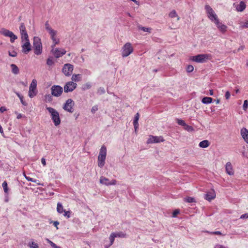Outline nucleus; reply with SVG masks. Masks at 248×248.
Listing matches in <instances>:
<instances>
[{"label": "nucleus", "mask_w": 248, "mask_h": 248, "mask_svg": "<svg viewBox=\"0 0 248 248\" xmlns=\"http://www.w3.org/2000/svg\"><path fill=\"white\" fill-rule=\"evenodd\" d=\"M22 114L19 113V114H18L17 115V119H20L21 118H22Z\"/></svg>", "instance_id": "61"}, {"label": "nucleus", "mask_w": 248, "mask_h": 248, "mask_svg": "<svg viewBox=\"0 0 248 248\" xmlns=\"http://www.w3.org/2000/svg\"><path fill=\"white\" fill-rule=\"evenodd\" d=\"M169 16L170 18H173L177 17V20H179L180 19V17L178 16L175 10H172L169 14Z\"/></svg>", "instance_id": "31"}, {"label": "nucleus", "mask_w": 248, "mask_h": 248, "mask_svg": "<svg viewBox=\"0 0 248 248\" xmlns=\"http://www.w3.org/2000/svg\"><path fill=\"white\" fill-rule=\"evenodd\" d=\"M24 175H25V177L26 179L28 181H31L32 182H34V183H37L38 185H41L40 183H37V181H38L37 180L33 179V178H31L30 177H28L25 174Z\"/></svg>", "instance_id": "37"}, {"label": "nucleus", "mask_w": 248, "mask_h": 248, "mask_svg": "<svg viewBox=\"0 0 248 248\" xmlns=\"http://www.w3.org/2000/svg\"><path fill=\"white\" fill-rule=\"evenodd\" d=\"M72 80L73 82H78L81 79V75L80 74H74L72 76Z\"/></svg>", "instance_id": "30"}, {"label": "nucleus", "mask_w": 248, "mask_h": 248, "mask_svg": "<svg viewBox=\"0 0 248 248\" xmlns=\"http://www.w3.org/2000/svg\"><path fill=\"white\" fill-rule=\"evenodd\" d=\"M77 83L73 81L67 82L64 86V91L65 93L71 92L77 87Z\"/></svg>", "instance_id": "10"}, {"label": "nucleus", "mask_w": 248, "mask_h": 248, "mask_svg": "<svg viewBox=\"0 0 248 248\" xmlns=\"http://www.w3.org/2000/svg\"><path fill=\"white\" fill-rule=\"evenodd\" d=\"M218 248H225L223 246H221V245H219L218 246Z\"/></svg>", "instance_id": "64"}, {"label": "nucleus", "mask_w": 248, "mask_h": 248, "mask_svg": "<svg viewBox=\"0 0 248 248\" xmlns=\"http://www.w3.org/2000/svg\"><path fill=\"white\" fill-rule=\"evenodd\" d=\"M194 67L192 65H188L186 67V71L187 72H191L193 71Z\"/></svg>", "instance_id": "48"}, {"label": "nucleus", "mask_w": 248, "mask_h": 248, "mask_svg": "<svg viewBox=\"0 0 248 248\" xmlns=\"http://www.w3.org/2000/svg\"><path fill=\"white\" fill-rule=\"evenodd\" d=\"M41 162L44 166H45L46 165V159L44 158H42L41 159Z\"/></svg>", "instance_id": "57"}, {"label": "nucleus", "mask_w": 248, "mask_h": 248, "mask_svg": "<svg viewBox=\"0 0 248 248\" xmlns=\"http://www.w3.org/2000/svg\"><path fill=\"white\" fill-rule=\"evenodd\" d=\"M45 28L46 29L47 31L49 32V33L51 32H53V31H55L54 30H53L49 26L48 22L46 21L45 23Z\"/></svg>", "instance_id": "32"}, {"label": "nucleus", "mask_w": 248, "mask_h": 248, "mask_svg": "<svg viewBox=\"0 0 248 248\" xmlns=\"http://www.w3.org/2000/svg\"><path fill=\"white\" fill-rule=\"evenodd\" d=\"M37 81L35 79H33L30 85L29 96L30 98H33L36 95L37 91Z\"/></svg>", "instance_id": "7"}, {"label": "nucleus", "mask_w": 248, "mask_h": 248, "mask_svg": "<svg viewBox=\"0 0 248 248\" xmlns=\"http://www.w3.org/2000/svg\"><path fill=\"white\" fill-rule=\"evenodd\" d=\"M62 72L66 76L71 75L73 70V65L70 63L65 64L62 68Z\"/></svg>", "instance_id": "13"}, {"label": "nucleus", "mask_w": 248, "mask_h": 248, "mask_svg": "<svg viewBox=\"0 0 248 248\" xmlns=\"http://www.w3.org/2000/svg\"><path fill=\"white\" fill-rule=\"evenodd\" d=\"M54 63V61L52 59V58H49L47 59V61H46V64L48 65V66H52V65H53Z\"/></svg>", "instance_id": "43"}, {"label": "nucleus", "mask_w": 248, "mask_h": 248, "mask_svg": "<svg viewBox=\"0 0 248 248\" xmlns=\"http://www.w3.org/2000/svg\"><path fill=\"white\" fill-rule=\"evenodd\" d=\"M140 118V114L139 113H137L134 118V120L133 121V125L135 128V130L138 128L139 124L138 121Z\"/></svg>", "instance_id": "23"}, {"label": "nucleus", "mask_w": 248, "mask_h": 248, "mask_svg": "<svg viewBox=\"0 0 248 248\" xmlns=\"http://www.w3.org/2000/svg\"><path fill=\"white\" fill-rule=\"evenodd\" d=\"M210 145V142L207 140H204L201 141L199 143V146L201 148H205L208 147Z\"/></svg>", "instance_id": "25"}, {"label": "nucleus", "mask_w": 248, "mask_h": 248, "mask_svg": "<svg viewBox=\"0 0 248 248\" xmlns=\"http://www.w3.org/2000/svg\"><path fill=\"white\" fill-rule=\"evenodd\" d=\"M139 29L141 30L142 31L145 32H151L152 29L150 28H146L143 27H139Z\"/></svg>", "instance_id": "42"}, {"label": "nucleus", "mask_w": 248, "mask_h": 248, "mask_svg": "<svg viewBox=\"0 0 248 248\" xmlns=\"http://www.w3.org/2000/svg\"><path fill=\"white\" fill-rule=\"evenodd\" d=\"M51 52L56 58L62 56L66 52L64 49L54 47L52 48Z\"/></svg>", "instance_id": "12"}, {"label": "nucleus", "mask_w": 248, "mask_h": 248, "mask_svg": "<svg viewBox=\"0 0 248 248\" xmlns=\"http://www.w3.org/2000/svg\"><path fill=\"white\" fill-rule=\"evenodd\" d=\"M241 135L244 140L248 143V130L246 128H242Z\"/></svg>", "instance_id": "19"}, {"label": "nucleus", "mask_w": 248, "mask_h": 248, "mask_svg": "<svg viewBox=\"0 0 248 248\" xmlns=\"http://www.w3.org/2000/svg\"><path fill=\"white\" fill-rule=\"evenodd\" d=\"M99 181L101 184L106 186L115 185L117 184V181L115 179L110 181L109 179L104 176L100 177Z\"/></svg>", "instance_id": "11"}, {"label": "nucleus", "mask_w": 248, "mask_h": 248, "mask_svg": "<svg viewBox=\"0 0 248 248\" xmlns=\"http://www.w3.org/2000/svg\"><path fill=\"white\" fill-rule=\"evenodd\" d=\"M205 9L208 15V18L212 21L215 22L218 18L213 9L209 5L205 6Z\"/></svg>", "instance_id": "6"}, {"label": "nucleus", "mask_w": 248, "mask_h": 248, "mask_svg": "<svg viewBox=\"0 0 248 248\" xmlns=\"http://www.w3.org/2000/svg\"><path fill=\"white\" fill-rule=\"evenodd\" d=\"M106 155H107V148L104 145H103V146H102L101 149H100L99 154L98 156L106 157Z\"/></svg>", "instance_id": "21"}, {"label": "nucleus", "mask_w": 248, "mask_h": 248, "mask_svg": "<svg viewBox=\"0 0 248 248\" xmlns=\"http://www.w3.org/2000/svg\"><path fill=\"white\" fill-rule=\"evenodd\" d=\"M65 211V210H64L63 209V206L62 205V204L60 202H58L57 203V211L59 213V214H62L63 213L64 211Z\"/></svg>", "instance_id": "27"}, {"label": "nucleus", "mask_w": 248, "mask_h": 248, "mask_svg": "<svg viewBox=\"0 0 248 248\" xmlns=\"http://www.w3.org/2000/svg\"><path fill=\"white\" fill-rule=\"evenodd\" d=\"M209 93H210V95H214V91H213V90H210Z\"/></svg>", "instance_id": "62"}, {"label": "nucleus", "mask_w": 248, "mask_h": 248, "mask_svg": "<svg viewBox=\"0 0 248 248\" xmlns=\"http://www.w3.org/2000/svg\"><path fill=\"white\" fill-rule=\"evenodd\" d=\"M20 32L21 34V36L23 34H25L27 33V31L26 29V27L24 23H21L19 27Z\"/></svg>", "instance_id": "29"}, {"label": "nucleus", "mask_w": 248, "mask_h": 248, "mask_svg": "<svg viewBox=\"0 0 248 248\" xmlns=\"http://www.w3.org/2000/svg\"><path fill=\"white\" fill-rule=\"evenodd\" d=\"M114 235H115L114 232H113V233H111L109 236V239L110 242V246L112 245L114 243V239L115 238V237H114Z\"/></svg>", "instance_id": "39"}, {"label": "nucleus", "mask_w": 248, "mask_h": 248, "mask_svg": "<svg viewBox=\"0 0 248 248\" xmlns=\"http://www.w3.org/2000/svg\"><path fill=\"white\" fill-rule=\"evenodd\" d=\"M51 36V38L53 41V44L52 45V48H53L55 46L59 43V39L56 38V31H54L53 32H51L49 33Z\"/></svg>", "instance_id": "18"}, {"label": "nucleus", "mask_w": 248, "mask_h": 248, "mask_svg": "<svg viewBox=\"0 0 248 248\" xmlns=\"http://www.w3.org/2000/svg\"><path fill=\"white\" fill-rule=\"evenodd\" d=\"M180 213V211L179 210H174L172 213V217H176L178 214H179Z\"/></svg>", "instance_id": "53"}, {"label": "nucleus", "mask_w": 248, "mask_h": 248, "mask_svg": "<svg viewBox=\"0 0 248 248\" xmlns=\"http://www.w3.org/2000/svg\"><path fill=\"white\" fill-rule=\"evenodd\" d=\"M21 42H23L24 41H30L28 33H27L26 34H23L22 36H21Z\"/></svg>", "instance_id": "36"}, {"label": "nucleus", "mask_w": 248, "mask_h": 248, "mask_svg": "<svg viewBox=\"0 0 248 248\" xmlns=\"http://www.w3.org/2000/svg\"><path fill=\"white\" fill-rule=\"evenodd\" d=\"M22 51L24 54H28L31 49V46L30 41L22 42Z\"/></svg>", "instance_id": "15"}, {"label": "nucleus", "mask_w": 248, "mask_h": 248, "mask_svg": "<svg viewBox=\"0 0 248 248\" xmlns=\"http://www.w3.org/2000/svg\"><path fill=\"white\" fill-rule=\"evenodd\" d=\"M184 129L189 132L192 131L194 129L190 125H188L186 124L184 126Z\"/></svg>", "instance_id": "44"}, {"label": "nucleus", "mask_w": 248, "mask_h": 248, "mask_svg": "<svg viewBox=\"0 0 248 248\" xmlns=\"http://www.w3.org/2000/svg\"><path fill=\"white\" fill-rule=\"evenodd\" d=\"M214 23L216 25L217 28L221 32L224 33L226 31L227 28V26L225 25L220 22L218 19L215 22H214Z\"/></svg>", "instance_id": "16"}, {"label": "nucleus", "mask_w": 248, "mask_h": 248, "mask_svg": "<svg viewBox=\"0 0 248 248\" xmlns=\"http://www.w3.org/2000/svg\"><path fill=\"white\" fill-rule=\"evenodd\" d=\"M63 214V216L66 218H68L70 217L71 212L70 211H65Z\"/></svg>", "instance_id": "47"}, {"label": "nucleus", "mask_w": 248, "mask_h": 248, "mask_svg": "<svg viewBox=\"0 0 248 248\" xmlns=\"http://www.w3.org/2000/svg\"><path fill=\"white\" fill-rule=\"evenodd\" d=\"M207 233L210 234H216V235H222V233L219 231H216V232H206Z\"/></svg>", "instance_id": "46"}, {"label": "nucleus", "mask_w": 248, "mask_h": 248, "mask_svg": "<svg viewBox=\"0 0 248 248\" xmlns=\"http://www.w3.org/2000/svg\"><path fill=\"white\" fill-rule=\"evenodd\" d=\"M131 1H133L134 3H135L137 5L139 4V2L137 0H131Z\"/></svg>", "instance_id": "63"}, {"label": "nucleus", "mask_w": 248, "mask_h": 248, "mask_svg": "<svg viewBox=\"0 0 248 248\" xmlns=\"http://www.w3.org/2000/svg\"><path fill=\"white\" fill-rule=\"evenodd\" d=\"M177 123L178 124L183 126H184L186 124V123L185 122V121L182 120L177 119Z\"/></svg>", "instance_id": "49"}, {"label": "nucleus", "mask_w": 248, "mask_h": 248, "mask_svg": "<svg viewBox=\"0 0 248 248\" xmlns=\"http://www.w3.org/2000/svg\"><path fill=\"white\" fill-rule=\"evenodd\" d=\"M241 28H248V20L246 21L243 25L241 26Z\"/></svg>", "instance_id": "52"}, {"label": "nucleus", "mask_w": 248, "mask_h": 248, "mask_svg": "<svg viewBox=\"0 0 248 248\" xmlns=\"http://www.w3.org/2000/svg\"><path fill=\"white\" fill-rule=\"evenodd\" d=\"M2 186L3 188L4 191L5 193H7L8 191V186H7V183L6 181H4L2 184Z\"/></svg>", "instance_id": "41"}, {"label": "nucleus", "mask_w": 248, "mask_h": 248, "mask_svg": "<svg viewBox=\"0 0 248 248\" xmlns=\"http://www.w3.org/2000/svg\"><path fill=\"white\" fill-rule=\"evenodd\" d=\"M6 110V108L4 107H1L0 108V112H1V113L3 112L4 111H5Z\"/></svg>", "instance_id": "58"}, {"label": "nucleus", "mask_w": 248, "mask_h": 248, "mask_svg": "<svg viewBox=\"0 0 248 248\" xmlns=\"http://www.w3.org/2000/svg\"><path fill=\"white\" fill-rule=\"evenodd\" d=\"M105 159V157L98 156V165L99 167L101 168L104 166Z\"/></svg>", "instance_id": "24"}, {"label": "nucleus", "mask_w": 248, "mask_h": 248, "mask_svg": "<svg viewBox=\"0 0 248 248\" xmlns=\"http://www.w3.org/2000/svg\"><path fill=\"white\" fill-rule=\"evenodd\" d=\"M46 241L50 245L52 248H62L60 247L57 246L54 243L47 238L46 239Z\"/></svg>", "instance_id": "34"}, {"label": "nucleus", "mask_w": 248, "mask_h": 248, "mask_svg": "<svg viewBox=\"0 0 248 248\" xmlns=\"http://www.w3.org/2000/svg\"><path fill=\"white\" fill-rule=\"evenodd\" d=\"M133 51V48L130 43H126L122 48V56L123 57H126Z\"/></svg>", "instance_id": "4"}, {"label": "nucleus", "mask_w": 248, "mask_h": 248, "mask_svg": "<svg viewBox=\"0 0 248 248\" xmlns=\"http://www.w3.org/2000/svg\"><path fill=\"white\" fill-rule=\"evenodd\" d=\"M225 170L226 173L229 175H233L234 174V171L231 162H228L226 163Z\"/></svg>", "instance_id": "17"}, {"label": "nucleus", "mask_w": 248, "mask_h": 248, "mask_svg": "<svg viewBox=\"0 0 248 248\" xmlns=\"http://www.w3.org/2000/svg\"><path fill=\"white\" fill-rule=\"evenodd\" d=\"M11 67L12 68V72L14 74H18L19 73V70L18 67L15 64H11Z\"/></svg>", "instance_id": "26"}, {"label": "nucleus", "mask_w": 248, "mask_h": 248, "mask_svg": "<svg viewBox=\"0 0 248 248\" xmlns=\"http://www.w3.org/2000/svg\"><path fill=\"white\" fill-rule=\"evenodd\" d=\"M215 198L216 194L214 191L208 192L205 195L204 197V198L209 201H211V200L214 199Z\"/></svg>", "instance_id": "20"}, {"label": "nucleus", "mask_w": 248, "mask_h": 248, "mask_svg": "<svg viewBox=\"0 0 248 248\" xmlns=\"http://www.w3.org/2000/svg\"><path fill=\"white\" fill-rule=\"evenodd\" d=\"M237 11L242 12L246 8V4L244 1H241L236 7Z\"/></svg>", "instance_id": "22"}, {"label": "nucleus", "mask_w": 248, "mask_h": 248, "mask_svg": "<svg viewBox=\"0 0 248 248\" xmlns=\"http://www.w3.org/2000/svg\"><path fill=\"white\" fill-rule=\"evenodd\" d=\"M211 58L212 56L211 54H202L192 56L191 58V60L197 62L203 63L206 62L208 60H211Z\"/></svg>", "instance_id": "3"}, {"label": "nucleus", "mask_w": 248, "mask_h": 248, "mask_svg": "<svg viewBox=\"0 0 248 248\" xmlns=\"http://www.w3.org/2000/svg\"><path fill=\"white\" fill-rule=\"evenodd\" d=\"M63 92V88L59 85H53L51 88V95L55 97H59Z\"/></svg>", "instance_id": "8"}, {"label": "nucleus", "mask_w": 248, "mask_h": 248, "mask_svg": "<svg viewBox=\"0 0 248 248\" xmlns=\"http://www.w3.org/2000/svg\"><path fill=\"white\" fill-rule=\"evenodd\" d=\"M29 246L31 248H39L38 244L34 242H32L30 243Z\"/></svg>", "instance_id": "45"}, {"label": "nucleus", "mask_w": 248, "mask_h": 248, "mask_svg": "<svg viewBox=\"0 0 248 248\" xmlns=\"http://www.w3.org/2000/svg\"><path fill=\"white\" fill-rule=\"evenodd\" d=\"M0 34L5 37H10L11 43H13L15 40L17 38V36L15 35L12 31L5 28L1 29L0 30Z\"/></svg>", "instance_id": "5"}, {"label": "nucleus", "mask_w": 248, "mask_h": 248, "mask_svg": "<svg viewBox=\"0 0 248 248\" xmlns=\"http://www.w3.org/2000/svg\"><path fill=\"white\" fill-rule=\"evenodd\" d=\"M240 218L241 219H245V218L248 219V214L246 213V214L242 215L240 217Z\"/></svg>", "instance_id": "56"}, {"label": "nucleus", "mask_w": 248, "mask_h": 248, "mask_svg": "<svg viewBox=\"0 0 248 248\" xmlns=\"http://www.w3.org/2000/svg\"><path fill=\"white\" fill-rule=\"evenodd\" d=\"M114 235L115 237H125L126 236V234L123 232L114 233Z\"/></svg>", "instance_id": "38"}, {"label": "nucleus", "mask_w": 248, "mask_h": 248, "mask_svg": "<svg viewBox=\"0 0 248 248\" xmlns=\"http://www.w3.org/2000/svg\"><path fill=\"white\" fill-rule=\"evenodd\" d=\"M184 201L187 202H196L194 198L190 197H186L184 198Z\"/></svg>", "instance_id": "35"}, {"label": "nucleus", "mask_w": 248, "mask_h": 248, "mask_svg": "<svg viewBox=\"0 0 248 248\" xmlns=\"http://www.w3.org/2000/svg\"><path fill=\"white\" fill-rule=\"evenodd\" d=\"M248 107V101L246 100L244 101L243 104V109L246 110Z\"/></svg>", "instance_id": "51"}, {"label": "nucleus", "mask_w": 248, "mask_h": 248, "mask_svg": "<svg viewBox=\"0 0 248 248\" xmlns=\"http://www.w3.org/2000/svg\"><path fill=\"white\" fill-rule=\"evenodd\" d=\"M9 55L12 57H16L17 55V53L15 51H13L12 52H8Z\"/></svg>", "instance_id": "50"}, {"label": "nucleus", "mask_w": 248, "mask_h": 248, "mask_svg": "<svg viewBox=\"0 0 248 248\" xmlns=\"http://www.w3.org/2000/svg\"><path fill=\"white\" fill-rule=\"evenodd\" d=\"M16 95L19 98L21 103L22 104V105L25 106H27V103L23 100V96L17 92H16Z\"/></svg>", "instance_id": "33"}, {"label": "nucleus", "mask_w": 248, "mask_h": 248, "mask_svg": "<svg viewBox=\"0 0 248 248\" xmlns=\"http://www.w3.org/2000/svg\"><path fill=\"white\" fill-rule=\"evenodd\" d=\"M245 48L244 46H241L237 49V51L239 52L240 50H243Z\"/></svg>", "instance_id": "60"}, {"label": "nucleus", "mask_w": 248, "mask_h": 248, "mask_svg": "<svg viewBox=\"0 0 248 248\" xmlns=\"http://www.w3.org/2000/svg\"><path fill=\"white\" fill-rule=\"evenodd\" d=\"M45 100L46 102H51L52 101V96H51V95H50L49 94H46L45 96Z\"/></svg>", "instance_id": "40"}, {"label": "nucleus", "mask_w": 248, "mask_h": 248, "mask_svg": "<svg viewBox=\"0 0 248 248\" xmlns=\"http://www.w3.org/2000/svg\"><path fill=\"white\" fill-rule=\"evenodd\" d=\"M164 139L162 136H154L150 135L147 140V143H158L163 142Z\"/></svg>", "instance_id": "14"}, {"label": "nucleus", "mask_w": 248, "mask_h": 248, "mask_svg": "<svg viewBox=\"0 0 248 248\" xmlns=\"http://www.w3.org/2000/svg\"><path fill=\"white\" fill-rule=\"evenodd\" d=\"M231 94L229 91H227L225 94V97L226 99H229L230 97Z\"/></svg>", "instance_id": "55"}, {"label": "nucleus", "mask_w": 248, "mask_h": 248, "mask_svg": "<svg viewBox=\"0 0 248 248\" xmlns=\"http://www.w3.org/2000/svg\"><path fill=\"white\" fill-rule=\"evenodd\" d=\"M33 48L34 53L37 55H40L42 52V45L41 39L37 36L33 37Z\"/></svg>", "instance_id": "2"}, {"label": "nucleus", "mask_w": 248, "mask_h": 248, "mask_svg": "<svg viewBox=\"0 0 248 248\" xmlns=\"http://www.w3.org/2000/svg\"><path fill=\"white\" fill-rule=\"evenodd\" d=\"M98 110V107L97 106H94L92 107L91 111L92 113H94L95 111H96Z\"/></svg>", "instance_id": "54"}, {"label": "nucleus", "mask_w": 248, "mask_h": 248, "mask_svg": "<svg viewBox=\"0 0 248 248\" xmlns=\"http://www.w3.org/2000/svg\"><path fill=\"white\" fill-rule=\"evenodd\" d=\"M46 109L50 114L51 118L55 126H58L61 124V119L59 113L54 108L46 107Z\"/></svg>", "instance_id": "1"}, {"label": "nucleus", "mask_w": 248, "mask_h": 248, "mask_svg": "<svg viewBox=\"0 0 248 248\" xmlns=\"http://www.w3.org/2000/svg\"><path fill=\"white\" fill-rule=\"evenodd\" d=\"M74 102L72 99H68L65 103L63 108L69 112L72 113L74 111L73 106H74Z\"/></svg>", "instance_id": "9"}, {"label": "nucleus", "mask_w": 248, "mask_h": 248, "mask_svg": "<svg viewBox=\"0 0 248 248\" xmlns=\"http://www.w3.org/2000/svg\"><path fill=\"white\" fill-rule=\"evenodd\" d=\"M59 224V222L58 221H54L53 225L56 227L57 229H58V225Z\"/></svg>", "instance_id": "59"}, {"label": "nucleus", "mask_w": 248, "mask_h": 248, "mask_svg": "<svg viewBox=\"0 0 248 248\" xmlns=\"http://www.w3.org/2000/svg\"><path fill=\"white\" fill-rule=\"evenodd\" d=\"M213 101V98L210 97H204L202 100L203 104H208L211 103Z\"/></svg>", "instance_id": "28"}]
</instances>
